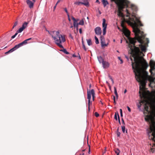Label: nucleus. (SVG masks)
<instances>
[{
	"label": "nucleus",
	"mask_w": 155,
	"mask_h": 155,
	"mask_svg": "<svg viewBox=\"0 0 155 155\" xmlns=\"http://www.w3.org/2000/svg\"><path fill=\"white\" fill-rule=\"evenodd\" d=\"M134 25L136 28L134 29L136 36L137 37V41L140 43L139 46L140 48V51L139 48L135 46L134 40L131 39L130 43L133 44L132 46H130V53L134 58V62H132V68L135 73L136 80L137 81H141V86L144 87L145 84V81L148 80L150 84L149 85L150 87V84L153 83L155 84V77L148 75V72L145 70L147 68L148 65L146 60L143 57L140 56L142 54L144 56V54L143 52H145L146 51V46L148 45L149 41L148 38L146 39V42L143 41L145 37V35L143 31H140L138 28L137 24L134 22Z\"/></svg>",
	"instance_id": "f257e3e1"
},
{
	"label": "nucleus",
	"mask_w": 155,
	"mask_h": 155,
	"mask_svg": "<svg viewBox=\"0 0 155 155\" xmlns=\"http://www.w3.org/2000/svg\"><path fill=\"white\" fill-rule=\"evenodd\" d=\"M68 20H69V21H71V19H70V17H69V18H68Z\"/></svg>",
	"instance_id": "338daca9"
},
{
	"label": "nucleus",
	"mask_w": 155,
	"mask_h": 155,
	"mask_svg": "<svg viewBox=\"0 0 155 155\" xmlns=\"http://www.w3.org/2000/svg\"><path fill=\"white\" fill-rule=\"evenodd\" d=\"M131 20L132 21L131 22H130V24L131 25L133 26V31L134 33L135 36L136 37L135 38H131L129 37L130 32L127 29V28L125 29V30L123 31V32L124 33V35L128 39L129 41V43L128 44V46L130 48V46L131 45V46H132L133 45L132 44H130V39H132L134 40L135 42V43L137 42V37L136 36L135 33L134 31V28H136V26H135V25H134V22H135L136 23V24H137V28L140 30V31H140V28L138 27V26L139 25L140 26H143V24L141 23V22L139 20V19L137 17H136V16H134V18H131Z\"/></svg>",
	"instance_id": "f03ea898"
},
{
	"label": "nucleus",
	"mask_w": 155,
	"mask_h": 155,
	"mask_svg": "<svg viewBox=\"0 0 155 155\" xmlns=\"http://www.w3.org/2000/svg\"><path fill=\"white\" fill-rule=\"evenodd\" d=\"M88 153L89 154H90V147H89V151H88Z\"/></svg>",
	"instance_id": "5fc2aeb1"
},
{
	"label": "nucleus",
	"mask_w": 155,
	"mask_h": 155,
	"mask_svg": "<svg viewBox=\"0 0 155 155\" xmlns=\"http://www.w3.org/2000/svg\"><path fill=\"white\" fill-rule=\"evenodd\" d=\"M91 91H88V90H87V98L88 99V100H91Z\"/></svg>",
	"instance_id": "4468645a"
},
{
	"label": "nucleus",
	"mask_w": 155,
	"mask_h": 155,
	"mask_svg": "<svg viewBox=\"0 0 155 155\" xmlns=\"http://www.w3.org/2000/svg\"><path fill=\"white\" fill-rule=\"evenodd\" d=\"M113 99L114 101H115V97L114 96H113Z\"/></svg>",
	"instance_id": "603ef678"
},
{
	"label": "nucleus",
	"mask_w": 155,
	"mask_h": 155,
	"mask_svg": "<svg viewBox=\"0 0 155 155\" xmlns=\"http://www.w3.org/2000/svg\"><path fill=\"white\" fill-rule=\"evenodd\" d=\"M55 34L57 37L58 38V39H57L56 37L54 36L53 35H52V38L55 41V43L60 48H63V46L61 44L62 42H64L65 41L64 36L59 35V33L58 31L56 32Z\"/></svg>",
	"instance_id": "20e7f679"
},
{
	"label": "nucleus",
	"mask_w": 155,
	"mask_h": 155,
	"mask_svg": "<svg viewBox=\"0 0 155 155\" xmlns=\"http://www.w3.org/2000/svg\"><path fill=\"white\" fill-rule=\"evenodd\" d=\"M117 112H116L115 113V114L114 115V119L116 120H117Z\"/></svg>",
	"instance_id": "72a5a7b5"
},
{
	"label": "nucleus",
	"mask_w": 155,
	"mask_h": 155,
	"mask_svg": "<svg viewBox=\"0 0 155 155\" xmlns=\"http://www.w3.org/2000/svg\"><path fill=\"white\" fill-rule=\"evenodd\" d=\"M124 0H120L121 2H123ZM117 7L118 8V15L120 17H124L123 13L121 12V11H123V9L126 7V6L123 5V2H120V4H116Z\"/></svg>",
	"instance_id": "39448f33"
},
{
	"label": "nucleus",
	"mask_w": 155,
	"mask_h": 155,
	"mask_svg": "<svg viewBox=\"0 0 155 155\" xmlns=\"http://www.w3.org/2000/svg\"><path fill=\"white\" fill-rule=\"evenodd\" d=\"M92 103L91 102V100H88V110H90V106L91 105Z\"/></svg>",
	"instance_id": "7c9ffc66"
},
{
	"label": "nucleus",
	"mask_w": 155,
	"mask_h": 155,
	"mask_svg": "<svg viewBox=\"0 0 155 155\" xmlns=\"http://www.w3.org/2000/svg\"><path fill=\"white\" fill-rule=\"evenodd\" d=\"M76 21L78 22V21H79V19H76Z\"/></svg>",
	"instance_id": "69168bd1"
},
{
	"label": "nucleus",
	"mask_w": 155,
	"mask_h": 155,
	"mask_svg": "<svg viewBox=\"0 0 155 155\" xmlns=\"http://www.w3.org/2000/svg\"><path fill=\"white\" fill-rule=\"evenodd\" d=\"M87 41L88 45H92L91 41V39L87 40Z\"/></svg>",
	"instance_id": "c85d7f7f"
},
{
	"label": "nucleus",
	"mask_w": 155,
	"mask_h": 155,
	"mask_svg": "<svg viewBox=\"0 0 155 155\" xmlns=\"http://www.w3.org/2000/svg\"><path fill=\"white\" fill-rule=\"evenodd\" d=\"M83 48L84 49V50L85 51H86L87 50V49L85 47V45H84V44H83Z\"/></svg>",
	"instance_id": "a18cd8bd"
},
{
	"label": "nucleus",
	"mask_w": 155,
	"mask_h": 155,
	"mask_svg": "<svg viewBox=\"0 0 155 155\" xmlns=\"http://www.w3.org/2000/svg\"><path fill=\"white\" fill-rule=\"evenodd\" d=\"M64 10L67 13V14H68V13L67 8H64Z\"/></svg>",
	"instance_id": "09e8293b"
},
{
	"label": "nucleus",
	"mask_w": 155,
	"mask_h": 155,
	"mask_svg": "<svg viewBox=\"0 0 155 155\" xmlns=\"http://www.w3.org/2000/svg\"><path fill=\"white\" fill-rule=\"evenodd\" d=\"M147 81H145V84H144V87H142L141 86V81H138L140 83V91H139V93L140 94V97L141 98H143V100L141 101V102L140 103V104L138 105V107L139 108L140 107L141 104V103H142V104L145 103L146 102V100L145 99V98L146 97V93L145 89L146 85V83Z\"/></svg>",
	"instance_id": "7ed1b4c3"
},
{
	"label": "nucleus",
	"mask_w": 155,
	"mask_h": 155,
	"mask_svg": "<svg viewBox=\"0 0 155 155\" xmlns=\"http://www.w3.org/2000/svg\"><path fill=\"white\" fill-rule=\"evenodd\" d=\"M120 133L119 131H118V132H117V137H119L120 136Z\"/></svg>",
	"instance_id": "49530a36"
},
{
	"label": "nucleus",
	"mask_w": 155,
	"mask_h": 155,
	"mask_svg": "<svg viewBox=\"0 0 155 155\" xmlns=\"http://www.w3.org/2000/svg\"><path fill=\"white\" fill-rule=\"evenodd\" d=\"M117 115L118 117V121H119V123L120 124V117H119V114H118V112H117Z\"/></svg>",
	"instance_id": "c9c22d12"
},
{
	"label": "nucleus",
	"mask_w": 155,
	"mask_h": 155,
	"mask_svg": "<svg viewBox=\"0 0 155 155\" xmlns=\"http://www.w3.org/2000/svg\"><path fill=\"white\" fill-rule=\"evenodd\" d=\"M102 2L104 5V7H105L108 4V2L106 0H102Z\"/></svg>",
	"instance_id": "aec40b11"
},
{
	"label": "nucleus",
	"mask_w": 155,
	"mask_h": 155,
	"mask_svg": "<svg viewBox=\"0 0 155 155\" xmlns=\"http://www.w3.org/2000/svg\"><path fill=\"white\" fill-rule=\"evenodd\" d=\"M118 59L120 60V64H122L123 63V60L121 59V58L120 57H118Z\"/></svg>",
	"instance_id": "58836bf2"
},
{
	"label": "nucleus",
	"mask_w": 155,
	"mask_h": 155,
	"mask_svg": "<svg viewBox=\"0 0 155 155\" xmlns=\"http://www.w3.org/2000/svg\"><path fill=\"white\" fill-rule=\"evenodd\" d=\"M102 65L104 68H107L109 67V64L108 62L104 61L102 62Z\"/></svg>",
	"instance_id": "ddd939ff"
},
{
	"label": "nucleus",
	"mask_w": 155,
	"mask_h": 155,
	"mask_svg": "<svg viewBox=\"0 0 155 155\" xmlns=\"http://www.w3.org/2000/svg\"><path fill=\"white\" fill-rule=\"evenodd\" d=\"M69 37L70 38H71L72 39H73V37L71 35V34H69Z\"/></svg>",
	"instance_id": "de8ad7c7"
},
{
	"label": "nucleus",
	"mask_w": 155,
	"mask_h": 155,
	"mask_svg": "<svg viewBox=\"0 0 155 155\" xmlns=\"http://www.w3.org/2000/svg\"><path fill=\"white\" fill-rule=\"evenodd\" d=\"M127 109H128V111H129L130 112L131 111V109H130V108L128 106H127Z\"/></svg>",
	"instance_id": "8fccbe9b"
},
{
	"label": "nucleus",
	"mask_w": 155,
	"mask_h": 155,
	"mask_svg": "<svg viewBox=\"0 0 155 155\" xmlns=\"http://www.w3.org/2000/svg\"><path fill=\"white\" fill-rule=\"evenodd\" d=\"M94 115L96 117H98L99 116V115L97 112H95L94 113Z\"/></svg>",
	"instance_id": "e433bc0d"
},
{
	"label": "nucleus",
	"mask_w": 155,
	"mask_h": 155,
	"mask_svg": "<svg viewBox=\"0 0 155 155\" xmlns=\"http://www.w3.org/2000/svg\"><path fill=\"white\" fill-rule=\"evenodd\" d=\"M71 18L74 21V26H75V25H78V22L76 21V19L74 17H73V16H72Z\"/></svg>",
	"instance_id": "dca6fc26"
},
{
	"label": "nucleus",
	"mask_w": 155,
	"mask_h": 155,
	"mask_svg": "<svg viewBox=\"0 0 155 155\" xmlns=\"http://www.w3.org/2000/svg\"><path fill=\"white\" fill-rule=\"evenodd\" d=\"M114 152L117 154V155H119L120 151L118 148H116L114 149Z\"/></svg>",
	"instance_id": "4be33fe9"
},
{
	"label": "nucleus",
	"mask_w": 155,
	"mask_h": 155,
	"mask_svg": "<svg viewBox=\"0 0 155 155\" xmlns=\"http://www.w3.org/2000/svg\"><path fill=\"white\" fill-rule=\"evenodd\" d=\"M150 72L151 74L153 76L154 74H153L152 71L155 69V62L153 60H150Z\"/></svg>",
	"instance_id": "423d86ee"
},
{
	"label": "nucleus",
	"mask_w": 155,
	"mask_h": 155,
	"mask_svg": "<svg viewBox=\"0 0 155 155\" xmlns=\"http://www.w3.org/2000/svg\"><path fill=\"white\" fill-rule=\"evenodd\" d=\"M126 11L127 14V16H129V15H130V14L129 13L128 10L127 9H126Z\"/></svg>",
	"instance_id": "ea45409f"
},
{
	"label": "nucleus",
	"mask_w": 155,
	"mask_h": 155,
	"mask_svg": "<svg viewBox=\"0 0 155 155\" xmlns=\"http://www.w3.org/2000/svg\"><path fill=\"white\" fill-rule=\"evenodd\" d=\"M23 42L24 45L28 43V40L26 39L23 41Z\"/></svg>",
	"instance_id": "a19ab883"
},
{
	"label": "nucleus",
	"mask_w": 155,
	"mask_h": 155,
	"mask_svg": "<svg viewBox=\"0 0 155 155\" xmlns=\"http://www.w3.org/2000/svg\"><path fill=\"white\" fill-rule=\"evenodd\" d=\"M78 25H75V26H74V27L76 28L77 30H78Z\"/></svg>",
	"instance_id": "37998d69"
},
{
	"label": "nucleus",
	"mask_w": 155,
	"mask_h": 155,
	"mask_svg": "<svg viewBox=\"0 0 155 155\" xmlns=\"http://www.w3.org/2000/svg\"><path fill=\"white\" fill-rule=\"evenodd\" d=\"M60 0H58L57 1V3H56V5H57V4H58L59 2H60Z\"/></svg>",
	"instance_id": "6e6d98bb"
},
{
	"label": "nucleus",
	"mask_w": 155,
	"mask_h": 155,
	"mask_svg": "<svg viewBox=\"0 0 155 155\" xmlns=\"http://www.w3.org/2000/svg\"><path fill=\"white\" fill-rule=\"evenodd\" d=\"M95 32L97 35H100L101 34V28L98 27H96L94 30Z\"/></svg>",
	"instance_id": "1a4fd4ad"
},
{
	"label": "nucleus",
	"mask_w": 155,
	"mask_h": 155,
	"mask_svg": "<svg viewBox=\"0 0 155 155\" xmlns=\"http://www.w3.org/2000/svg\"><path fill=\"white\" fill-rule=\"evenodd\" d=\"M24 43L23 42H22L17 45H16L15 46L16 48L17 49L19 48L20 47H21L23 45H24Z\"/></svg>",
	"instance_id": "6ab92c4d"
},
{
	"label": "nucleus",
	"mask_w": 155,
	"mask_h": 155,
	"mask_svg": "<svg viewBox=\"0 0 155 155\" xmlns=\"http://www.w3.org/2000/svg\"><path fill=\"white\" fill-rule=\"evenodd\" d=\"M114 94H115L116 96L117 99L118 98V94L117 92L116 88L115 87H114Z\"/></svg>",
	"instance_id": "393cba45"
},
{
	"label": "nucleus",
	"mask_w": 155,
	"mask_h": 155,
	"mask_svg": "<svg viewBox=\"0 0 155 155\" xmlns=\"http://www.w3.org/2000/svg\"><path fill=\"white\" fill-rule=\"evenodd\" d=\"M96 2H97V3H100L99 1L98 0H96Z\"/></svg>",
	"instance_id": "052dcab7"
},
{
	"label": "nucleus",
	"mask_w": 155,
	"mask_h": 155,
	"mask_svg": "<svg viewBox=\"0 0 155 155\" xmlns=\"http://www.w3.org/2000/svg\"><path fill=\"white\" fill-rule=\"evenodd\" d=\"M56 5H56H55L54 7V9H55V8L56 7V5Z\"/></svg>",
	"instance_id": "680f3d73"
},
{
	"label": "nucleus",
	"mask_w": 155,
	"mask_h": 155,
	"mask_svg": "<svg viewBox=\"0 0 155 155\" xmlns=\"http://www.w3.org/2000/svg\"><path fill=\"white\" fill-rule=\"evenodd\" d=\"M121 129L123 133H124L125 132V127L124 126H121Z\"/></svg>",
	"instance_id": "473e14b6"
},
{
	"label": "nucleus",
	"mask_w": 155,
	"mask_h": 155,
	"mask_svg": "<svg viewBox=\"0 0 155 155\" xmlns=\"http://www.w3.org/2000/svg\"><path fill=\"white\" fill-rule=\"evenodd\" d=\"M144 109L145 111L147 112H149V106L146 104H145L144 106Z\"/></svg>",
	"instance_id": "a211bd4d"
},
{
	"label": "nucleus",
	"mask_w": 155,
	"mask_h": 155,
	"mask_svg": "<svg viewBox=\"0 0 155 155\" xmlns=\"http://www.w3.org/2000/svg\"><path fill=\"white\" fill-rule=\"evenodd\" d=\"M78 25H84V20L83 19L81 20L78 23Z\"/></svg>",
	"instance_id": "cd10ccee"
},
{
	"label": "nucleus",
	"mask_w": 155,
	"mask_h": 155,
	"mask_svg": "<svg viewBox=\"0 0 155 155\" xmlns=\"http://www.w3.org/2000/svg\"><path fill=\"white\" fill-rule=\"evenodd\" d=\"M106 150V147H105V151H104V152L103 153V154H104V153H105Z\"/></svg>",
	"instance_id": "e2e57ef3"
},
{
	"label": "nucleus",
	"mask_w": 155,
	"mask_h": 155,
	"mask_svg": "<svg viewBox=\"0 0 155 155\" xmlns=\"http://www.w3.org/2000/svg\"><path fill=\"white\" fill-rule=\"evenodd\" d=\"M32 39V38H28V39H27V40H28V41L30 40H31Z\"/></svg>",
	"instance_id": "13d9d810"
},
{
	"label": "nucleus",
	"mask_w": 155,
	"mask_h": 155,
	"mask_svg": "<svg viewBox=\"0 0 155 155\" xmlns=\"http://www.w3.org/2000/svg\"><path fill=\"white\" fill-rule=\"evenodd\" d=\"M106 150V147H105V151H104V152L103 153V154H104V153H105Z\"/></svg>",
	"instance_id": "0e129e2a"
},
{
	"label": "nucleus",
	"mask_w": 155,
	"mask_h": 155,
	"mask_svg": "<svg viewBox=\"0 0 155 155\" xmlns=\"http://www.w3.org/2000/svg\"><path fill=\"white\" fill-rule=\"evenodd\" d=\"M100 40H101V42L102 47L106 46L107 45L108 43H105L104 38V36H100Z\"/></svg>",
	"instance_id": "6e6552de"
},
{
	"label": "nucleus",
	"mask_w": 155,
	"mask_h": 155,
	"mask_svg": "<svg viewBox=\"0 0 155 155\" xmlns=\"http://www.w3.org/2000/svg\"><path fill=\"white\" fill-rule=\"evenodd\" d=\"M107 24L106 23V20L104 18L103 19L102 27L103 35H104L106 33V29L107 27Z\"/></svg>",
	"instance_id": "0eeeda50"
},
{
	"label": "nucleus",
	"mask_w": 155,
	"mask_h": 155,
	"mask_svg": "<svg viewBox=\"0 0 155 155\" xmlns=\"http://www.w3.org/2000/svg\"><path fill=\"white\" fill-rule=\"evenodd\" d=\"M74 4H76V5H80V4H83V5H85V6H87L88 5V2H74Z\"/></svg>",
	"instance_id": "f8f14e48"
},
{
	"label": "nucleus",
	"mask_w": 155,
	"mask_h": 155,
	"mask_svg": "<svg viewBox=\"0 0 155 155\" xmlns=\"http://www.w3.org/2000/svg\"><path fill=\"white\" fill-rule=\"evenodd\" d=\"M91 94L92 97V99L94 101V97H95V93L94 91V89H92L91 90Z\"/></svg>",
	"instance_id": "f3484780"
},
{
	"label": "nucleus",
	"mask_w": 155,
	"mask_h": 155,
	"mask_svg": "<svg viewBox=\"0 0 155 155\" xmlns=\"http://www.w3.org/2000/svg\"><path fill=\"white\" fill-rule=\"evenodd\" d=\"M79 32L80 34H81L82 33V31L81 28H80L79 29Z\"/></svg>",
	"instance_id": "3c124183"
},
{
	"label": "nucleus",
	"mask_w": 155,
	"mask_h": 155,
	"mask_svg": "<svg viewBox=\"0 0 155 155\" xmlns=\"http://www.w3.org/2000/svg\"><path fill=\"white\" fill-rule=\"evenodd\" d=\"M131 7L132 9H134L135 11L137 10V7L133 5H131Z\"/></svg>",
	"instance_id": "bb28decb"
},
{
	"label": "nucleus",
	"mask_w": 155,
	"mask_h": 155,
	"mask_svg": "<svg viewBox=\"0 0 155 155\" xmlns=\"http://www.w3.org/2000/svg\"><path fill=\"white\" fill-rule=\"evenodd\" d=\"M29 23V22H25L23 23L22 25V27L25 29L27 26L28 24Z\"/></svg>",
	"instance_id": "2eb2a0df"
},
{
	"label": "nucleus",
	"mask_w": 155,
	"mask_h": 155,
	"mask_svg": "<svg viewBox=\"0 0 155 155\" xmlns=\"http://www.w3.org/2000/svg\"><path fill=\"white\" fill-rule=\"evenodd\" d=\"M62 48L63 49L60 50L61 51L63 52L64 53L66 54H69V53L67 51L66 49L64 48Z\"/></svg>",
	"instance_id": "412c9836"
},
{
	"label": "nucleus",
	"mask_w": 155,
	"mask_h": 155,
	"mask_svg": "<svg viewBox=\"0 0 155 155\" xmlns=\"http://www.w3.org/2000/svg\"><path fill=\"white\" fill-rule=\"evenodd\" d=\"M9 53V52H8V51L6 52L5 53V54H8Z\"/></svg>",
	"instance_id": "bf43d9fd"
},
{
	"label": "nucleus",
	"mask_w": 155,
	"mask_h": 155,
	"mask_svg": "<svg viewBox=\"0 0 155 155\" xmlns=\"http://www.w3.org/2000/svg\"><path fill=\"white\" fill-rule=\"evenodd\" d=\"M95 43L97 44H99V41L98 38L96 36L95 37Z\"/></svg>",
	"instance_id": "2f4dec72"
},
{
	"label": "nucleus",
	"mask_w": 155,
	"mask_h": 155,
	"mask_svg": "<svg viewBox=\"0 0 155 155\" xmlns=\"http://www.w3.org/2000/svg\"><path fill=\"white\" fill-rule=\"evenodd\" d=\"M121 26L123 28V31L125 30V29H126L127 28L125 26L124 23L122 22L121 23Z\"/></svg>",
	"instance_id": "c756f323"
},
{
	"label": "nucleus",
	"mask_w": 155,
	"mask_h": 155,
	"mask_svg": "<svg viewBox=\"0 0 155 155\" xmlns=\"http://www.w3.org/2000/svg\"><path fill=\"white\" fill-rule=\"evenodd\" d=\"M16 49V48L15 46L13 48L9 50L8 51L9 53H10L15 50Z\"/></svg>",
	"instance_id": "5701e85b"
},
{
	"label": "nucleus",
	"mask_w": 155,
	"mask_h": 155,
	"mask_svg": "<svg viewBox=\"0 0 155 155\" xmlns=\"http://www.w3.org/2000/svg\"><path fill=\"white\" fill-rule=\"evenodd\" d=\"M24 29L21 27L16 32L18 33L21 32Z\"/></svg>",
	"instance_id": "a878e982"
},
{
	"label": "nucleus",
	"mask_w": 155,
	"mask_h": 155,
	"mask_svg": "<svg viewBox=\"0 0 155 155\" xmlns=\"http://www.w3.org/2000/svg\"><path fill=\"white\" fill-rule=\"evenodd\" d=\"M91 87V84H90L89 85V88H90Z\"/></svg>",
	"instance_id": "774afa93"
},
{
	"label": "nucleus",
	"mask_w": 155,
	"mask_h": 155,
	"mask_svg": "<svg viewBox=\"0 0 155 155\" xmlns=\"http://www.w3.org/2000/svg\"><path fill=\"white\" fill-rule=\"evenodd\" d=\"M82 45H83V44H84V41L83 40V38H82Z\"/></svg>",
	"instance_id": "4d7b16f0"
},
{
	"label": "nucleus",
	"mask_w": 155,
	"mask_h": 155,
	"mask_svg": "<svg viewBox=\"0 0 155 155\" xmlns=\"http://www.w3.org/2000/svg\"><path fill=\"white\" fill-rule=\"evenodd\" d=\"M109 78H110V79L111 80V81H112V83L114 84V81L113 79L110 76H109Z\"/></svg>",
	"instance_id": "c03bdc74"
},
{
	"label": "nucleus",
	"mask_w": 155,
	"mask_h": 155,
	"mask_svg": "<svg viewBox=\"0 0 155 155\" xmlns=\"http://www.w3.org/2000/svg\"><path fill=\"white\" fill-rule=\"evenodd\" d=\"M151 139L154 142V143H153V145L152 147V148H151L150 150V152L154 153L155 152V139H153L151 138Z\"/></svg>",
	"instance_id": "9b49d317"
},
{
	"label": "nucleus",
	"mask_w": 155,
	"mask_h": 155,
	"mask_svg": "<svg viewBox=\"0 0 155 155\" xmlns=\"http://www.w3.org/2000/svg\"><path fill=\"white\" fill-rule=\"evenodd\" d=\"M122 123H123V124L124 125L125 124V123H124V120H123V118L122 119Z\"/></svg>",
	"instance_id": "864d4df0"
},
{
	"label": "nucleus",
	"mask_w": 155,
	"mask_h": 155,
	"mask_svg": "<svg viewBox=\"0 0 155 155\" xmlns=\"http://www.w3.org/2000/svg\"><path fill=\"white\" fill-rule=\"evenodd\" d=\"M18 34V33L16 32V33L14 35L12 36L11 38L12 39L14 38L15 37V36L17 35Z\"/></svg>",
	"instance_id": "4c0bfd02"
},
{
	"label": "nucleus",
	"mask_w": 155,
	"mask_h": 155,
	"mask_svg": "<svg viewBox=\"0 0 155 155\" xmlns=\"http://www.w3.org/2000/svg\"><path fill=\"white\" fill-rule=\"evenodd\" d=\"M26 3L30 8H32L33 7L34 3L30 0H27Z\"/></svg>",
	"instance_id": "9d476101"
},
{
	"label": "nucleus",
	"mask_w": 155,
	"mask_h": 155,
	"mask_svg": "<svg viewBox=\"0 0 155 155\" xmlns=\"http://www.w3.org/2000/svg\"><path fill=\"white\" fill-rule=\"evenodd\" d=\"M120 114L121 117H122L123 116L122 110L121 109H120Z\"/></svg>",
	"instance_id": "79ce46f5"
},
{
	"label": "nucleus",
	"mask_w": 155,
	"mask_h": 155,
	"mask_svg": "<svg viewBox=\"0 0 155 155\" xmlns=\"http://www.w3.org/2000/svg\"><path fill=\"white\" fill-rule=\"evenodd\" d=\"M18 24V21H16L14 25L12 27V28H14Z\"/></svg>",
	"instance_id": "f704fd0d"
},
{
	"label": "nucleus",
	"mask_w": 155,
	"mask_h": 155,
	"mask_svg": "<svg viewBox=\"0 0 155 155\" xmlns=\"http://www.w3.org/2000/svg\"><path fill=\"white\" fill-rule=\"evenodd\" d=\"M97 58L99 62L101 63V62L102 63V62L104 61H103L102 58L101 56L98 57Z\"/></svg>",
	"instance_id": "b1692460"
}]
</instances>
